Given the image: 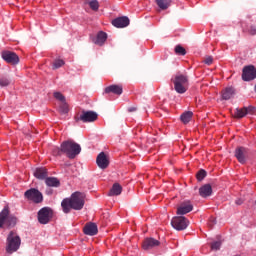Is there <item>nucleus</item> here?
Returning a JSON list of instances; mask_svg holds the SVG:
<instances>
[{
	"mask_svg": "<svg viewBox=\"0 0 256 256\" xmlns=\"http://www.w3.org/2000/svg\"><path fill=\"white\" fill-rule=\"evenodd\" d=\"M242 204H243V200L241 199L236 200V205H242Z\"/></svg>",
	"mask_w": 256,
	"mask_h": 256,
	"instance_id": "nucleus-40",
	"label": "nucleus"
},
{
	"mask_svg": "<svg viewBox=\"0 0 256 256\" xmlns=\"http://www.w3.org/2000/svg\"><path fill=\"white\" fill-rule=\"evenodd\" d=\"M47 169L45 168H36L34 171V177H36V179H46L47 178Z\"/></svg>",
	"mask_w": 256,
	"mask_h": 256,
	"instance_id": "nucleus-21",
	"label": "nucleus"
},
{
	"mask_svg": "<svg viewBox=\"0 0 256 256\" xmlns=\"http://www.w3.org/2000/svg\"><path fill=\"white\" fill-rule=\"evenodd\" d=\"M63 65H65V61L57 59L53 63V69H59L60 67H63Z\"/></svg>",
	"mask_w": 256,
	"mask_h": 256,
	"instance_id": "nucleus-32",
	"label": "nucleus"
},
{
	"mask_svg": "<svg viewBox=\"0 0 256 256\" xmlns=\"http://www.w3.org/2000/svg\"><path fill=\"white\" fill-rule=\"evenodd\" d=\"M45 184L47 185V187H59L61 185V182L55 177H46Z\"/></svg>",
	"mask_w": 256,
	"mask_h": 256,
	"instance_id": "nucleus-22",
	"label": "nucleus"
},
{
	"mask_svg": "<svg viewBox=\"0 0 256 256\" xmlns=\"http://www.w3.org/2000/svg\"><path fill=\"white\" fill-rule=\"evenodd\" d=\"M211 249H213V251H219V249H221V241L213 242Z\"/></svg>",
	"mask_w": 256,
	"mask_h": 256,
	"instance_id": "nucleus-34",
	"label": "nucleus"
},
{
	"mask_svg": "<svg viewBox=\"0 0 256 256\" xmlns=\"http://www.w3.org/2000/svg\"><path fill=\"white\" fill-rule=\"evenodd\" d=\"M105 93H114L115 95H121L123 93V86L111 85L105 88Z\"/></svg>",
	"mask_w": 256,
	"mask_h": 256,
	"instance_id": "nucleus-18",
	"label": "nucleus"
},
{
	"mask_svg": "<svg viewBox=\"0 0 256 256\" xmlns=\"http://www.w3.org/2000/svg\"><path fill=\"white\" fill-rule=\"evenodd\" d=\"M96 163L100 169H107L109 167V158H107L105 152H101L97 156Z\"/></svg>",
	"mask_w": 256,
	"mask_h": 256,
	"instance_id": "nucleus-13",
	"label": "nucleus"
},
{
	"mask_svg": "<svg viewBox=\"0 0 256 256\" xmlns=\"http://www.w3.org/2000/svg\"><path fill=\"white\" fill-rule=\"evenodd\" d=\"M2 58L6 63H10L11 65H17L19 63V56L15 52L5 51L2 53Z\"/></svg>",
	"mask_w": 256,
	"mask_h": 256,
	"instance_id": "nucleus-11",
	"label": "nucleus"
},
{
	"mask_svg": "<svg viewBox=\"0 0 256 256\" xmlns=\"http://www.w3.org/2000/svg\"><path fill=\"white\" fill-rule=\"evenodd\" d=\"M235 157L239 163H245V158L247 157V149L243 147L237 148L235 151Z\"/></svg>",
	"mask_w": 256,
	"mask_h": 256,
	"instance_id": "nucleus-17",
	"label": "nucleus"
},
{
	"mask_svg": "<svg viewBox=\"0 0 256 256\" xmlns=\"http://www.w3.org/2000/svg\"><path fill=\"white\" fill-rule=\"evenodd\" d=\"M51 217H53V210L51 208L44 207L38 212V221L42 225H47L51 221Z\"/></svg>",
	"mask_w": 256,
	"mask_h": 256,
	"instance_id": "nucleus-8",
	"label": "nucleus"
},
{
	"mask_svg": "<svg viewBox=\"0 0 256 256\" xmlns=\"http://www.w3.org/2000/svg\"><path fill=\"white\" fill-rule=\"evenodd\" d=\"M17 224V218L15 216L9 215V207L6 206L0 212V228L3 229L6 227H15Z\"/></svg>",
	"mask_w": 256,
	"mask_h": 256,
	"instance_id": "nucleus-5",
	"label": "nucleus"
},
{
	"mask_svg": "<svg viewBox=\"0 0 256 256\" xmlns=\"http://www.w3.org/2000/svg\"><path fill=\"white\" fill-rule=\"evenodd\" d=\"M204 63L206 65H211L213 63V57L208 56L207 58H205Z\"/></svg>",
	"mask_w": 256,
	"mask_h": 256,
	"instance_id": "nucleus-37",
	"label": "nucleus"
},
{
	"mask_svg": "<svg viewBox=\"0 0 256 256\" xmlns=\"http://www.w3.org/2000/svg\"><path fill=\"white\" fill-rule=\"evenodd\" d=\"M76 121H82L83 123H93L97 121V113L93 111H83L79 118Z\"/></svg>",
	"mask_w": 256,
	"mask_h": 256,
	"instance_id": "nucleus-10",
	"label": "nucleus"
},
{
	"mask_svg": "<svg viewBox=\"0 0 256 256\" xmlns=\"http://www.w3.org/2000/svg\"><path fill=\"white\" fill-rule=\"evenodd\" d=\"M107 41V33L99 32L94 40L95 45H103Z\"/></svg>",
	"mask_w": 256,
	"mask_h": 256,
	"instance_id": "nucleus-23",
	"label": "nucleus"
},
{
	"mask_svg": "<svg viewBox=\"0 0 256 256\" xmlns=\"http://www.w3.org/2000/svg\"><path fill=\"white\" fill-rule=\"evenodd\" d=\"M54 97L58 101H61V103L65 101V96H63V94H61L60 92H54Z\"/></svg>",
	"mask_w": 256,
	"mask_h": 256,
	"instance_id": "nucleus-35",
	"label": "nucleus"
},
{
	"mask_svg": "<svg viewBox=\"0 0 256 256\" xmlns=\"http://www.w3.org/2000/svg\"><path fill=\"white\" fill-rule=\"evenodd\" d=\"M248 31H249L250 35H256V27L255 26H251Z\"/></svg>",
	"mask_w": 256,
	"mask_h": 256,
	"instance_id": "nucleus-38",
	"label": "nucleus"
},
{
	"mask_svg": "<svg viewBox=\"0 0 256 256\" xmlns=\"http://www.w3.org/2000/svg\"><path fill=\"white\" fill-rule=\"evenodd\" d=\"M60 113L63 115L69 113V105H67V102H61L60 108H59Z\"/></svg>",
	"mask_w": 256,
	"mask_h": 256,
	"instance_id": "nucleus-28",
	"label": "nucleus"
},
{
	"mask_svg": "<svg viewBox=\"0 0 256 256\" xmlns=\"http://www.w3.org/2000/svg\"><path fill=\"white\" fill-rule=\"evenodd\" d=\"M8 85H11V80L8 77H1L0 87H8Z\"/></svg>",
	"mask_w": 256,
	"mask_h": 256,
	"instance_id": "nucleus-30",
	"label": "nucleus"
},
{
	"mask_svg": "<svg viewBox=\"0 0 256 256\" xmlns=\"http://www.w3.org/2000/svg\"><path fill=\"white\" fill-rule=\"evenodd\" d=\"M112 25L114 27L123 28L129 25V18L128 17H119L112 21Z\"/></svg>",
	"mask_w": 256,
	"mask_h": 256,
	"instance_id": "nucleus-15",
	"label": "nucleus"
},
{
	"mask_svg": "<svg viewBox=\"0 0 256 256\" xmlns=\"http://www.w3.org/2000/svg\"><path fill=\"white\" fill-rule=\"evenodd\" d=\"M88 4L92 11H99V1L91 0L90 2H88Z\"/></svg>",
	"mask_w": 256,
	"mask_h": 256,
	"instance_id": "nucleus-29",
	"label": "nucleus"
},
{
	"mask_svg": "<svg viewBox=\"0 0 256 256\" xmlns=\"http://www.w3.org/2000/svg\"><path fill=\"white\" fill-rule=\"evenodd\" d=\"M172 83L176 93H179L180 95L187 93V90L189 89V78L186 75L176 74L172 78Z\"/></svg>",
	"mask_w": 256,
	"mask_h": 256,
	"instance_id": "nucleus-3",
	"label": "nucleus"
},
{
	"mask_svg": "<svg viewBox=\"0 0 256 256\" xmlns=\"http://www.w3.org/2000/svg\"><path fill=\"white\" fill-rule=\"evenodd\" d=\"M235 95V88L233 87H227L222 91V99L225 101H228V99H231Z\"/></svg>",
	"mask_w": 256,
	"mask_h": 256,
	"instance_id": "nucleus-20",
	"label": "nucleus"
},
{
	"mask_svg": "<svg viewBox=\"0 0 256 256\" xmlns=\"http://www.w3.org/2000/svg\"><path fill=\"white\" fill-rule=\"evenodd\" d=\"M61 207L64 213H71V209H74V211H81V209L85 207V194L74 192L70 198L62 200Z\"/></svg>",
	"mask_w": 256,
	"mask_h": 256,
	"instance_id": "nucleus-2",
	"label": "nucleus"
},
{
	"mask_svg": "<svg viewBox=\"0 0 256 256\" xmlns=\"http://www.w3.org/2000/svg\"><path fill=\"white\" fill-rule=\"evenodd\" d=\"M192 117H193V112L191 111L185 112L181 115V121L187 124L189 123V121H191Z\"/></svg>",
	"mask_w": 256,
	"mask_h": 256,
	"instance_id": "nucleus-27",
	"label": "nucleus"
},
{
	"mask_svg": "<svg viewBox=\"0 0 256 256\" xmlns=\"http://www.w3.org/2000/svg\"><path fill=\"white\" fill-rule=\"evenodd\" d=\"M47 195H51V190H46Z\"/></svg>",
	"mask_w": 256,
	"mask_h": 256,
	"instance_id": "nucleus-41",
	"label": "nucleus"
},
{
	"mask_svg": "<svg viewBox=\"0 0 256 256\" xmlns=\"http://www.w3.org/2000/svg\"><path fill=\"white\" fill-rule=\"evenodd\" d=\"M24 197L33 203H41L43 201V194L35 189L31 188L24 193Z\"/></svg>",
	"mask_w": 256,
	"mask_h": 256,
	"instance_id": "nucleus-7",
	"label": "nucleus"
},
{
	"mask_svg": "<svg viewBox=\"0 0 256 256\" xmlns=\"http://www.w3.org/2000/svg\"><path fill=\"white\" fill-rule=\"evenodd\" d=\"M161 242L155 238H146L142 244V249L144 251H149V249H155V247H159Z\"/></svg>",
	"mask_w": 256,
	"mask_h": 256,
	"instance_id": "nucleus-12",
	"label": "nucleus"
},
{
	"mask_svg": "<svg viewBox=\"0 0 256 256\" xmlns=\"http://www.w3.org/2000/svg\"><path fill=\"white\" fill-rule=\"evenodd\" d=\"M245 115H247V112L245 110V107L244 108H237L234 112V117L236 119H243V117H245Z\"/></svg>",
	"mask_w": 256,
	"mask_h": 256,
	"instance_id": "nucleus-26",
	"label": "nucleus"
},
{
	"mask_svg": "<svg viewBox=\"0 0 256 256\" xmlns=\"http://www.w3.org/2000/svg\"><path fill=\"white\" fill-rule=\"evenodd\" d=\"M158 7L162 10L169 9L171 5V0H156Z\"/></svg>",
	"mask_w": 256,
	"mask_h": 256,
	"instance_id": "nucleus-25",
	"label": "nucleus"
},
{
	"mask_svg": "<svg viewBox=\"0 0 256 256\" xmlns=\"http://www.w3.org/2000/svg\"><path fill=\"white\" fill-rule=\"evenodd\" d=\"M98 232L99 230L97 228V224L95 223L86 224V226L84 227L85 235H90V237H93V235H97Z\"/></svg>",
	"mask_w": 256,
	"mask_h": 256,
	"instance_id": "nucleus-16",
	"label": "nucleus"
},
{
	"mask_svg": "<svg viewBox=\"0 0 256 256\" xmlns=\"http://www.w3.org/2000/svg\"><path fill=\"white\" fill-rule=\"evenodd\" d=\"M19 247H21V238L15 232L11 231L7 237L6 251L10 254L15 253V251L19 250Z\"/></svg>",
	"mask_w": 256,
	"mask_h": 256,
	"instance_id": "nucleus-4",
	"label": "nucleus"
},
{
	"mask_svg": "<svg viewBox=\"0 0 256 256\" xmlns=\"http://www.w3.org/2000/svg\"><path fill=\"white\" fill-rule=\"evenodd\" d=\"M175 54L176 55H186L187 51L185 50V48H183L181 45H177L175 47Z\"/></svg>",
	"mask_w": 256,
	"mask_h": 256,
	"instance_id": "nucleus-31",
	"label": "nucleus"
},
{
	"mask_svg": "<svg viewBox=\"0 0 256 256\" xmlns=\"http://www.w3.org/2000/svg\"><path fill=\"white\" fill-rule=\"evenodd\" d=\"M243 81H253L256 79V69L254 66H245L242 72Z\"/></svg>",
	"mask_w": 256,
	"mask_h": 256,
	"instance_id": "nucleus-9",
	"label": "nucleus"
},
{
	"mask_svg": "<svg viewBox=\"0 0 256 256\" xmlns=\"http://www.w3.org/2000/svg\"><path fill=\"white\" fill-rule=\"evenodd\" d=\"M199 193L201 197H209L213 193V188L209 184L200 187Z\"/></svg>",
	"mask_w": 256,
	"mask_h": 256,
	"instance_id": "nucleus-19",
	"label": "nucleus"
},
{
	"mask_svg": "<svg viewBox=\"0 0 256 256\" xmlns=\"http://www.w3.org/2000/svg\"><path fill=\"white\" fill-rule=\"evenodd\" d=\"M198 181H203L204 177H207V172L205 170H200L196 175Z\"/></svg>",
	"mask_w": 256,
	"mask_h": 256,
	"instance_id": "nucleus-33",
	"label": "nucleus"
},
{
	"mask_svg": "<svg viewBox=\"0 0 256 256\" xmlns=\"http://www.w3.org/2000/svg\"><path fill=\"white\" fill-rule=\"evenodd\" d=\"M81 153V145L75 143L73 140H67L61 143L60 148L55 147L52 150L54 157H61L66 155L68 159H75Z\"/></svg>",
	"mask_w": 256,
	"mask_h": 256,
	"instance_id": "nucleus-1",
	"label": "nucleus"
},
{
	"mask_svg": "<svg viewBox=\"0 0 256 256\" xmlns=\"http://www.w3.org/2000/svg\"><path fill=\"white\" fill-rule=\"evenodd\" d=\"M123 191V188L121 187V185L119 184H114L110 190V192L108 193V195L110 197H113L115 195H119L121 192Z\"/></svg>",
	"mask_w": 256,
	"mask_h": 256,
	"instance_id": "nucleus-24",
	"label": "nucleus"
},
{
	"mask_svg": "<svg viewBox=\"0 0 256 256\" xmlns=\"http://www.w3.org/2000/svg\"><path fill=\"white\" fill-rule=\"evenodd\" d=\"M171 225L176 231H185L189 227V220L185 216H175L171 220Z\"/></svg>",
	"mask_w": 256,
	"mask_h": 256,
	"instance_id": "nucleus-6",
	"label": "nucleus"
},
{
	"mask_svg": "<svg viewBox=\"0 0 256 256\" xmlns=\"http://www.w3.org/2000/svg\"><path fill=\"white\" fill-rule=\"evenodd\" d=\"M191 211H193V204L184 202L177 208V215H187V213H191Z\"/></svg>",
	"mask_w": 256,
	"mask_h": 256,
	"instance_id": "nucleus-14",
	"label": "nucleus"
},
{
	"mask_svg": "<svg viewBox=\"0 0 256 256\" xmlns=\"http://www.w3.org/2000/svg\"><path fill=\"white\" fill-rule=\"evenodd\" d=\"M246 111V115H253L255 113V107L249 106V107H244Z\"/></svg>",
	"mask_w": 256,
	"mask_h": 256,
	"instance_id": "nucleus-36",
	"label": "nucleus"
},
{
	"mask_svg": "<svg viewBox=\"0 0 256 256\" xmlns=\"http://www.w3.org/2000/svg\"><path fill=\"white\" fill-rule=\"evenodd\" d=\"M129 113H133V111H137L136 107H130L128 108Z\"/></svg>",
	"mask_w": 256,
	"mask_h": 256,
	"instance_id": "nucleus-39",
	"label": "nucleus"
}]
</instances>
